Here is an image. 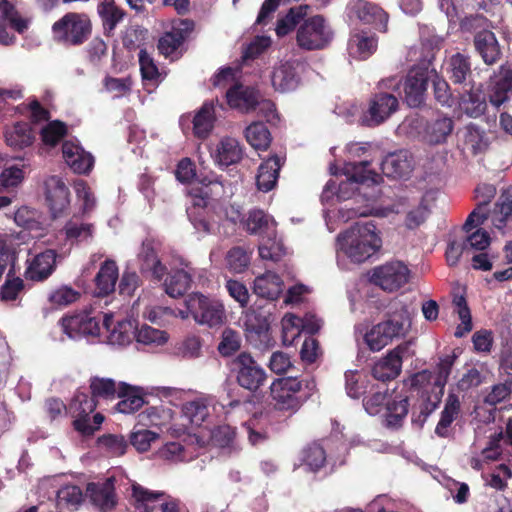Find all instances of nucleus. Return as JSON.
I'll use <instances>...</instances> for the list:
<instances>
[{
  "mask_svg": "<svg viewBox=\"0 0 512 512\" xmlns=\"http://www.w3.org/2000/svg\"><path fill=\"white\" fill-rule=\"evenodd\" d=\"M368 166L369 161L367 160L358 163L349 161L342 168L341 174L345 176V180L339 183L330 180L326 184L321 196L323 202H330L334 198L337 201L349 200L356 190H360L361 194L357 196L355 202L361 203L362 200L367 202L365 205L357 207L349 203L345 204L338 209L337 218L335 217V212L325 211L324 216L327 224L331 222H349L356 217H383L388 214L389 210L387 208L375 205L379 193L376 185L382 178L374 170L369 169Z\"/></svg>",
  "mask_w": 512,
  "mask_h": 512,
  "instance_id": "obj_1",
  "label": "nucleus"
},
{
  "mask_svg": "<svg viewBox=\"0 0 512 512\" xmlns=\"http://www.w3.org/2000/svg\"><path fill=\"white\" fill-rule=\"evenodd\" d=\"M381 247L382 238L376 226H349L336 238L338 264L340 265L341 255L352 263H364Z\"/></svg>",
  "mask_w": 512,
  "mask_h": 512,
  "instance_id": "obj_2",
  "label": "nucleus"
},
{
  "mask_svg": "<svg viewBox=\"0 0 512 512\" xmlns=\"http://www.w3.org/2000/svg\"><path fill=\"white\" fill-rule=\"evenodd\" d=\"M385 392L377 391L366 397L363 402L364 409L370 415H377L385 404V418L389 427H397L408 413V395L394 391L386 400Z\"/></svg>",
  "mask_w": 512,
  "mask_h": 512,
  "instance_id": "obj_3",
  "label": "nucleus"
},
{
  "mask_svg": "<svg viewBox=\"0 0 512 512\" xmlns=\"http://www.w3.org/2000/svg\"><path fill=\"white\" fill-rule=\"evenodd\" d=\"M411 270L401 260H390L372 268L368 273L369 282L384 292L394 293L409 283Z\"/></svg>",
  "mask_w": 512,
  "mask_h": 512,
  "instance_id": "obj_4",
  "label": "nucleus"
},
{
  "mask_svg": "<svg viewBox=\"0 0 512 512\" xmlns=\"http://www.w3.org/2000/svg\"><path fill=\"white\" fill-rule=\"evenodd\" d=\"M95 408V399L84 392H77L67 407V411L74 418L75 430L83 436L94 434L104 421V417L100 413H96L92 419L89 417Z\"/></svg>",
  "mask_w": 512,
  "mask_h": 512,
  "instance_id": "obj_5",
  "label": "nucleus"
},
{
  "mask_svg": "<svg viewBox=\"0 0 512 512\" xmlns=\"http://www.w3.org/2000/svg\"><path fill=\"white\" fill-rule=\"evenodd\" d=\"M91 23L85 14L70 12L52 26L53 37L66 45H80L87 40Z\"/></svg>",
  "mask_w": 512,
  "mask_h": 512,
  "instance_id": "obj_6",
  "label": "nucleus"
},
{
  "mask_svg": "<svg viewBox=\"0 0 512 512\" xmlns=\"http://www.w3.org/2000/svg\"><path fill=\"white\" fill-rule=\"evenodd\" d=\"M185 304L195 322L200 325L218 327L226 319L224 305L217 299L193 293L186 298Z\"/></svg>",
  "mask_w": 512,
  "mask_h": 512,
  "instance_id": "obj_7",
  "label": "nucleus"
},
{
  "mask_svg": "<svg viewBox=\"0 0 512 512\" xmlns=\"http://www.w3.org/2000/svg\"><path fill=\"white\" fill-rule=\"evenodd\" d=\"M333 38V31L322 16L310 17L297 29V45L304 50L324 49Z\"/></svg>",
  "mask_w": 512,
  "mask_h": 512,
  "instance_id": "obj_8",
  "label": "nucleus"
},
{
  "mask_svg": "<svg viewBox=\"0 0 512 512\" xmlns=\"http://www.w3.org/2000/svg\"><path fill=\"white\" fill-rule=\"evenodd\" d=\"M301 390L302 384L296 377H284L273 381L270 386L273 407L290 415L296 413L303 403Z\"/></svg>",
  "mask_w": 512,
  "mask_h": 512,
  "instance_id": "obj_9",
  "label": "nucleus"
},
{
  "mask_svg": "<svg viewBox=\"0 0 512 512\" xmlns=\"http://www.w3.org/2000/svg\"><path fill=\"white\" fill-rule=\"evenodd\" d=\"M409 328L410 320L408 317L391 318L372 326L365 333L364 340L371 351L377 352L394 339L405 336Z\"/></svg>",
  "mask_w": 512,
  "mask_h": 512,
  "instance_id": "obj_10",
  "label": "nucleus"
},
{
  "mask_svg": "<svg viewBox=\"0 0 512 512\" xmlns=\"http://www.w3.org/2000/svg\"><path fill=\"white\" fill-rule=\"evenodd\" d=\"M132 496L139 512H180L179 500L163 492L150 491L136 483L132 485Z\"/></svg>",
  "mask_w": 512,
  "mask_h": 512,
  "instance_id": "obj_11",
  "label": "nucleus"
},
{
  "mask_svg": "<svg viewBox=\"0 0 512 512\" xmlns=\"http://www.w3.org/2000/svg\"><path fill=\"white\" fill-rule=\"evenodd\" d=\"M398 99L389 93L375 94L368 108L360 116V123L366 127H376L384 123L398 109Z\"/></svg>",
  "mask_w": 512,
  "mask_h": 512,
  "instance_id": "obj_12",
  "label": "nucleus"
},
{
  "mask_svg": "<svg viewBox=\"0 0 512 512\" xmlns=\"http://www.w3.org/2000/svg\"><path fill=\"white\" fill-rule=\"evenodd\" d=\"M347 16L350 20H358L363 24L372 25L380 32L387 31L388 14L377 4L366 0H354L347 5Z\"/></svg>",
  "mask_w": 512,
  "mask_h": 512,
  "instance_id": "obj_13",
  "label": "nucleus"
},
{
  "mask_svg": "<svg viewBox=\"0 0 512 512\" xmlns=\"http://www.w3.org/2000/svg\"><path fill=\"white\" fill-rule=\"evenodd\" d=\"M99 322L100 320L93 315L92 311H83L62 318L60 326L68 338L76 340L82 337H98L100 333Z\"/></svg>",
  "mask_w": 512,
  "mask_h": 512,
  "instance_id": "obj_14",
  "label": "nucleus"
},
{
  "mask_svg": "<svg viewBox=\"0 0 512 512\" xmlns=\"http://www.w3.org/2000/svg\"><path fill=\"white\" fill-rule=\"evenodd\" d=\"M233 365L237 373V382L241 387L256 391L264 384L266 373L250 354L240 353L234 360Z\"/></svg>",
  "mask_w": 512,
  "mask_h": 512,
  "instance_id": "obj_15",
  "label": "nucleus"
},
{
  "mask_svg": "<svg viewBox=\"0 0 512 512\" xmlns=\"http://www.w3.org/2000/svg\"><path fill=\"white\" fill-rule=\"evenodd\" d=\"M247 231L258 236V250L262 259L277 261L284 255L282 240L277 238L274 226H247Z\"/></svg>",
  "mask_w": 512,
  "mask_h": 512,
  "instance_id": "obj_16",
  "label": "nucleus"
},
{
  "mask_svg": "<svg viewBox=\"0 0 512 512\" xmlns=\"http://www.w3.org/2000/svg\"><path fill=\"white\" fill-rule=\"evenodd\" d=\"M137 320L128 317L122 320H114L112 314H105L103 326L107 330V343L113 346H126L135 338Z\"/></svg>",
  "mask_w": 512,
  "mask_h": 512,
  "instance_id": "obj_17",
  "label": "nucleus"
},
{
  "mask_svg": "<svg viewBox=\"0 0 512 512\" xmlns=\"http://www.w3.org/2000/svg\"><path fill=\"white\" fill-rule=\"evenodd\" d=\"M303 69L304 65L298 60L280 62L271 77L275 90L282 93L295 90L299 86Z\"/></svg>",
  "mask_w": 512,
  "mask_h": 512,
  "instance_id": "obj_18",
  "label": "nucleus"
},
{
  "mask_svg": "<svg viewBox=\"0 0 512 512\" xmlns=\"http://www.w3.org/2000/svg\"><path fill=\"white\" fill-rule=\"evenodd\" d=\"M45 198L54 218L67 210L70 193L63 179L57 175L49 176L45 182Z\"/></svg>",
  "mask_w": 512,
  "mask_h": 512,
  "instance_id": "obj_19",
  "label": "nucleus"
},
{
  "mask_svg": "<svg viewBox=\"0 0 512 512\" xmlns=\"http://www.w3.org/2000/svg\"><path fill=\"white\" fill-rule=\"evenodd\" d=\"M171 274L164 282L166 293L177 298L182 296L190 287L192 281V268L183 259H177L171 264Z\"/></svg>",
  "mask_w": 512,
  "mask_h": 512,
  "instance_id": "obj_20",
  "label": "nucleus"
},
{
  "mask_svg": "<svg viewBox=\"0 0 512 512\" xmlns=\"http://www.w3.org/2000/svg\"><path fill=\"white\" fill-rule=\"evenodd\" d=\"M414 158L407 150L388 154L381 163L382 172L393 179H406L414 169Z\"/></svg>",
  "mask_w": 512,
  "mask_h": 512,
  "instance_id": "obj_21",
  "label": "nucleus"
},
{
  "mask_svg": "<svg viewBox=\"0 0 512 512\" xmlns=\"http://www.w3.org/2000/svg\"><path fill=\"white\" fill-rule=\"evenodd\" d=\"M62 154L66 164L78 174L89 173L94 165V157L75 141H65Z\"/></svg>",
  "mask_w": 512,
  "mask_h": 512,
  "instance_id": "obj_22",
  "label": "nucleus"
},
{
  "mask_svg": "<svg viewBox=\"0 0 512 512\" xmlns=\"http://www.w3.org/2000/svg\"><path fill=\"white\" fill-rule=\"evenodd\" d=\"M428 72L423 68H413L404 82L405 100L410 107L419 106L424 100L427 87Z\"/></svg>",
  "mask_w": 512,
  "mask_h": 512,
  "instance_id": "obj_23",
  "label": "nucleus"
},
{
  "mask_svg": "<svg viewBox=\"0 0 512 512\" xmlns=\"http://www.w3.org/2000/svg\"><path fill=\"white\" fill-rule=\"evenodd\" d=\"M159 243L152 239H146L142 243L139 252L140 268L142 272L151 273L156 280H161L166 274V266L162 264L157 255Z\"/></svg>",
  "mask_w": 512,
  "mask_h": 512,
  "instance_id": "obj_24",
  "label": "nucleus"
},
{
  "mask_svg": "<svg viewBox=\"0 0 512 512\" xmlns=\"http://www.w3.org/2000/svg\"><path fill=\"white\" fill-rule=\"evenodd\" d=\"M259 96V92L253 87L244 86L240 83L228 88L226 92L228 105L231 108L238 109L246 113L256 109V103Z\"/></svg>",
  "mask_w": 512,
  "mask_h": 512,
  "instance_id": "obj_25",
  "label": "nucleus"
},
{
  "mask_svg": "<svg viewBox=\"0 0 512 512\" xmlns=\"http://www.w3.org/2000/svg\"><path fill=\"white\" fill-rule=\"evenodd\" d=\"M474 46L483 62L487 65L496 63L501 56V49L495 34L482 30L474 36Z\"/></svg>",
  "mask_w": 512,
  "mask_h": 512,
  "instance_id": "obj_26",
  "label": "nucleus"
},
{
  "mask_svg": "<svg viewBox=\"0 0 512 512\" xmlns=\"http://www.w3.org/2000/svg\"><path fill=\"white\" fill-rule=\"evenodd\" d=\"M214 399L210 396L199 397L188 401L182 406L183 417L195 427L206 423L210 417V408Z\"/></svg>",
  "mask_w": 512,
  "mask_h": 512,
  "instance_id": "obj_27",
  "label": "nucleus"
},
{
  "mask_svg": "<svg viewBox=\"0 0 512 512\" xmlns=\"http://www.w3.org/2000/svg\"><path fill=\"white\" fill-rule=\"evenodd\" d=\"M211 156L220 166H229L242 158V148L237 139L223 137L211 150Z\"/></svg>",
  "mask_w": 512,
  "mask_h": 512,
  "instance_id": "obj_28",
  "label": "nucleus"
},
{
  "mask_svg": "<svg viewBox=\"0 0 512 512\" xmlns=\"http://www.w3.org/2000/svg\"><path fill=\"white\" fill-rule=\"evenodd\" d=\"M87 494L93 504L102 511L111 510L116 505L113 478H108L103 483H89Z\"/></svg>",
  "mask_w": 512,
  "mask_h": 512,
  "instance_id": "obj_29",
  "label": "nucleus"
},
{
  "mask_svg": "<svg viewBox=\"0 0 512 512\" xmlns=\"http://www.w3.org/2000/svg\"><path fill=\"white\" fill-rule=\"evenodd\" d=\"M402 351L403 349L398 347L375 363L372 368L373 377L383 382L396 378L402 367Z\"/></svg>",
  "mask_w": 512,
  "mask_h": 512,
  "instance_id": "obj_30",
  "label": "nucleus"
},
{
  "mask_svg": "<svg viewBox=\"0 0 512 512\" xmlns=\"http://www.w3.org/2000/svg\"><path fill=\"white\" fill-rule=\"evenodd\" d=\"M281 166L282 160L277 155L269 157L259 166L256 185L260 191L269 192L275 187Z\"/></svg>",
  "mask_w": 512,
  "mask_h": 512,
  "instance_id": "obj_31",
  "label": "nucleus"
},
{
  "mask_svg": "<svg viewBox=\"0 0 512 512\" xmlns=\"http://www.w3.org/2000/svg\"><path fill=\"white\" fill-rule=\"evenodd\" d=\"M283 287L282 279L271 271L257 276L253 283L254 293L269 300L277 299L282 293Z\"/></svg>",
  "mask_w": 512,
  "mask_h": 512,
  "instance_id": "obj_32",
  "label": "nucleus"
},
{
  "mask_svg": "<svg viewBox=\"0 0 512 512\" xmlns=\"http://www.w3.org/2000/svg\"><path fill=\"white\" fill-rule=\"evenodd\" d=\"M377 48V38L366 32H358L351 35L348 42L350 57L358 60L369 58Z\"/></svg>",
  "mask_w": 512,
  "mask_h": 512,
  "instance_id": "obj_33",
  "label": "nucleus"
},
{
  "mask_svg": "<svg viewBox=\"0 0 512 512\" xmlns=\"http://www.w3.org/2000/svg\"><path fill=\"white\" fill-rule=\"evenodd\" d=\"M174 418V411L166 405L150 406L137 415L138 425L143 427H165Z\"/></svg>",
  "mask_w": 512,
  "mask_h": 512,
  "instance_id": "obj_34",
  "label": "nucleus"
},
{
  "mask_svg": "<svg viewBox=\"0 0 512 512\" xmlns=\"http://www.w3.org/2000/svg\"><path fill=\"white\" fill-rule=\"evenodd\" d=\"M454 123L452 118L447 116H438L428 122L425 128L424 139L430 144H441L446 142L448 136L452 133Z\"/></svg>",
  "mask_w": 512,
  "mask_h": 512,
  "instance_id": "obj_35",
  "label": "nucleus"
},
{
  "mask_svg": "<svg viewBox=\"0 0 512 512\" xmlns=\"http://www.w3.org/2000/svg\"><path fill=\"white\" fill-rule=\"evenodd\" d=\"M193 134L199 139H205L211 133L215 122V107L213 102H205L193 117Z\"/></svg>",
  "mask_w": 512,
  "mask_h": 512,
  "instance_id": "obj_36",
  "label": "nucleus"
},
{
  "mask_svg": "<svg viewBox=\"0 0 512 512\" xmlns=\"http://www.w3.org/2000/svg\"><path fill=\"white\" fill-rule=\"evenodd\" d=\"M54 265L55 252L46 250L35 256L26 270V276L31 280H43L52 273Z\"/></svg>",
  "mask_w": 512,
  "mask_h": 512,
  "instance_id": "obj_37",
  "label": "nucleus"
},
{
  "mask_svg": "<svg viewBox=\"0 0 512 512\" xmlns=\"http://www.w3.org/2000/svg\"><path fill=\"white\" fill-rule=\"evenodd\" d=\"M221 189L218 182H192L188 190L190 202L194 208H204L208 205L211 197L219 194Z\"/></svg>",
  "mask_w": 512,
  "mask_h": 512,
  "instance_id": "obj_38",
  "label": "nucleus"
},
{
  "mask_svg": "<svg viewBox=\"0 0 512 512\" xmlns=\"http://www.w3.org/2000/svg\"><path fill=\"white\" fill-rule=\"evenodd\" d=\"M118 279V267L113 260H106L96 275L95 282L99 295L114 291Z\"/></svg>",
  "mask_w": 512,
  "mask_h": 512,
  "instance_id": "obj_39",
  "label": "nucleus"
},
{
  "mask_svg": "<svg viewBox=\"0 0 512 512\" xmlns=\"http://www.w3.org/2000/svg\"><path fill=\"white\" fill-rule=\"evenodd\" d=\"M459 108L467 116L477 118L484 114L486 110V101L481 92L474 91L471 87L461 95Z\"/></svg>",
  "mask_w": 512,
  "mask_h": 512,
  "instance_id": "obj_40",
  "label": "nucleus"
},
{
  "mask_svg": "<svg viewBox=\"0 0 512 512\" xmlns=\"http://www.w3.org/2000/svg\"><path fill=\"white\" fill-rule=\"evenodd\" d=\"M447 72L455 84L466 83L472 74L469 58L456 53L447 62Z\"/></svg>",
  "mask_w": 512,
  "mask_h": 512,
  "instance_id": "obj_41",
  "label": "nucleus"
},
{
  "mask_svg": "<svg viewBox=\"0 0 512 512\" xmlns=\"http://www.w3.org/2000/svg\"><path fill=\"white\" fill-rule=\"evenodd\" d=\"M97 10L107 33H112L125 16V12L116 6L114 0H101Z\"/></svg>",
  "mask_w": 512,
  "mask_h": 512,
  "instance_id": "obj_42",
  "label": "nucleus"
},
{
  "mask_svg": "<svg viewBox=\"0 0 512 512\" xmlns=\"http://www.w3.org/2000/svg\"><path fill=\"white\" fill-rule=\"evenodd\" d=\"M5 140L13 149H23L32 144L34 136L27 123H16L5 132Z\"/></svg>",
  "mask_w": 512,
  "mask_h": 512,
  "instance_id": "obj_43",
  "label": "nucleus"
},
{
  "mask_svg": "<svg viewBox=\"0 0 512 512\" xmlns=\"http://www.w3.org/2000/svg\"><path fill=\"white\" fill-rule=\"evenodd\" d=\"M267 418L262 411L254 412L253 415L243 423L247 432L248 440L252 445L262 444L267 439Z\"/></svg>",
  "mask_w": 512,
  "mask_h": 512,
  "instance_id": "obj_44",
  "label": "nucleus"
},
{
  "mask_svg": "<svg viewBox=\"0 0 512 512\" xmlns=\"http://www.w3.org/2000/svg\"><path fill=\"white\" fill-rule=\"evenodd\" d=\"M247 142L255 149L265 151L271 144V133L262 122H253L245 129Z\"/></svg>",
  "mask_w": 512,
  "mask_h": 512,
  "instance_id": "obj_45",
  "label": "nucleus"
},
{
  "mask_svg": "<svg viewBox=\"0 0 512 512\" xmlns=\"http://www.w3.org/2000/svg\"><path fill=\"white\" fill-rule=\"evenodd\" d=\"M307 13V5H299L290 8L288 13L284 17L279 18L277 21L275 28L277 36L283 37L290 33L296 27V25L299 24L305 16H307Z\"/></svg>",
  "mask_w": 512,
  "mask_h": 512,
  "instance_id": "obj_46",
  "label": "nucleus"
},
{
  "mask_svg": "<svg viewBox=\"0 0 512 512\" xmlns=\"http://www.w3.org/2000/svg\"><path fill=\"white\" fill-rule=\"evenodd\" d=\"M460 402L457 396L449 395L445 407L441 412L440 420L436 426L435 433L440 437H447L449 427L459 413Z\"/></svg>",
  "mask_w": 512,
  "mask_h": 512,
  "instance_id": "obj_47",
  "label": "nucleus"
},
{
  "mask_svg": "<svg viewBox=\"0 0 512 512\" xmlns=\"http://www.w3.org/2000/svg\"><path fill=\"white\" fill-rule=\"evenodd\" d=\"M135 339L139 344L149 348H156L166 344L169 336L164 330L143 325L139 330L136 329Z\"/></svg>",
  "mask_w": 512,
  "mask_h": 512,
  "instance_id": "obj_48",
  "label": "nucleus"
},
{
  "mask_svg": "<svg viewBox=\"0 0 512 512\" xmlns=\"http://www.w3.org/2000/svg\"><path fill=\"white\" fill-rule=\"evenodd\" d=\"M465 145L474 155L485 152L490 141L486 133L476 125L470 124L466 128Z\"/></svg>",
  "mask_w": 512,
  "mask_h": 512,
  "instance_id": "obj_49",
  "label": "nucleus"
},
{
  "mask_svg": "<svg viewBox=\"0 0 512 512\" xmlns=\"http://www.w3.org/2000/svg\"><path fill=\"white\" fill-rule=\"evenodd\" d=\"M301 462L310 471H318L326 462V453L324 448L318 443L308 445L301 453Z\"/></svg>",
  "mask_w": 512,
  "mask_h": 512,
  "instance_id": "obj_50",
  "label": "nucleus"
},
{
  "mask_svg": "<svg viewBox=\"0 0 512 512\" xmlns=\"http://www.w3.org/2000/svg\"><path fill=\"white\" fill-rule=\"evenodd\" d=\"M133 390V388L125 384L119 388L118 395L123 397V399L116 405L118 412L129 414L143 406V398L138 393H133Z\"/></svg>",
  "mask_w": 512,
  "mask_h": 512,
  "instance_id": "obj_51",
  "label": "nucleus"
},
{
  "mask_svg": "<svg viewBox=\"0 0 512 512\" xmlns=\"http://www.w3.org/2000/svg\"><path fill=\"white\" fill-rule=\"evenodd\" d=\"M435 197L433 193H427L419 205L408 213V220L413 224H421L432 221V209L434 208Z\"/></svg>",
  "mask_w": 512,
  "mask_h": 512,
  "instance_id": "obj_52",
  "label": "nucleus"
},
{
  "mask_svg": "<svg viewBox=\"0 0 512 512\" xmlns=\"http://www.w3.org/2000/svg\"><path fill=\"white\" fill-rule=\"evenodd\" d=\"M282 340L285 345H291L303 332L302 318L294 314H286L281 321Z\"/></svg>",
  "mask_w": 512,
  "mask_h": 512,
  "instance_id": "obj_53",
  "label": "nucleus"
},
{
  "mask_svg": "<svg viewBox=\"0 0 512 512\" xmlns=\"http://www.w3.org/2000/svg\"><path fill=\"white\" fill-rule=\"evenodd\" d=\"M21 230L16 234L3 235L0 234V255H9L14 252L16 246L25 243L34 226H20Z\"/></svg>",
  "mask_w": 512,
  "mask_h": 512,
  "instance_id": "obj_54",
  "label": "nucleus"
},
{
  "mask_svg": "<svg viewBox=\"0 0 512 512\" xmlns=\"http://www.w3.org/2000/svg\"><path fill=\"white\" fill-rule=\"evenodd\" d=\"M98 446L112 456H122L128 448V443L122 435L107 434L98 438Z\"/></svg>",
  "mask_w": 512,
  "mask_h": 512,
  "instance_id": "obj_55",
  "label": "nucleus"
},
{
  "mask_svg": "<svg viewBox=\"0 0 512 512\" xmlns=\"http://www.w3.org/2000/svg\"><path fill=\"white\" fill-rule=\"evenodd\" d=\"M160 458L171 462H184L193 459L194 454L189 452L180 442H169L158 451Z\"/></svg>",
  "mask_w": 512,
  "mask_h": 512,
  "instance_id": "obj_56",
  "label": "nucleus"
},
{
  "mask_svg": "<svg viewBox=\"0 0 512 512\" xmlns=\"http://www.w3.org/2000/svg\"><path fill=\"white\" fill-rule=\"evenodd\" d=\"M185 34L183 29L174 27L170 32L165 33L159 40L158 49L165 55L173 54L183 43Z\"/></svg>",
  "mask_w": 512,
  "mask_h": 512,
  "instance_id": "obj_57",
  "label": "nucleus"
},
{
  "mask_svg": "<svg viewBox=\"0 0 512 512\" xmlns=\"http://www.w3.org/2000/svg\"><path fill=\"white\" fill-rule=\"evenodd\" d=\"M465 228L466 242L470 248L484 251L491 243L489 233L478 226H463Z\"/></svg>",
  "mask_w": 512,
  "mask_h": 512,
  "instance_id": "obj_58",
  "label": "nucleus"
},
{
  "mask_svg": "<svg viewBox=\"0 0 512 512\" xmlns=\"http://www.w3.org/2000/svg\"><path fill=\"white\" fill-rule=\"evenodd\" d=\"M453 303L456 306L458 317L461 320L454 334L456 337L461 338L472 330L471 314L463 296L455 297Z\"/></svg>",
  "mask_w": 512,
  "mask_h": 512,
  "instance_id": "obj_59",
  "label": "nucleus"
},
{
  "mask_svg": "<svg viewBox=\"0 0 512 512\" xmlns=\"http://www.w3.org/2000/svg\"><path fill=\"white\" fill-rule=\"evenodd\" d=\"M241 342V336L237 331L225 328L221 334L218 351L224 357L231 356L240 349Z\"/></svg>",
  "mask_w": 512,
  "mask_h": 512,
  "instance_id": "obj_60",
  "label": "nucleus"
},
{
  "mask_svg": "<svg viewBox=\"0 0 512 512\" xmlns=\"http://www.w3.org/2000/svg\"><path fill=\"white\" fill-rule=\"evenodd\" d=\"M159 439V434L145 428L136 429L130 433L131 445L140 453L150 449L152 443Z\"/></svg>",
  "mask_w": 512,
  "mask_h": 512,
  "instance_id": "obj_61",
  "label": "nucleus"
},
{
  "mask_svg": "<svg viewBox=\"0 0 512 512\" xmlns=\"http://www.w3.org/2000/svg\"><path fill=\"white\" fill-rule=\"evenodd\" d=\"M24 180L23 166L11 165L0 173V192L18 187Z\"/></svg>",
  "mask_w": 512,
  "mask_h": 512,
  "instance_id": "obj_62",
  "label": "nucleus"
},
{
  "mask_svg": "<svg viewBox=\"0 0 512 512\" xmlns=\"http://www.w3.org/2000/svg\"><path fill=\"white\" fill-rule=\"evenodd\" d=\"M90 388L92 391V398L110 399L119 392L115 382L109 378L94 377L91 379Z\"/></svg>",
  "mask_w": 512,
  "mask_h": 512,
  "instance_id": "obj_63",
  "label": "nucleus"
},
{
  "mask_svg": "<svg viewBox=\"0 0 512 512\" xmlns=\"http://www.w3.org/2000/svg\"><path fill=\"white\" fill-rule=\"evenodd\" d=\"M493 213L494 221L512 222V188L502 192Z\"/></svg>",
  "mask_w": 512,
  "mask_h": 512,
  "instance_id": "obj_64",
  "label": "nucleus"
}]
</instances>
